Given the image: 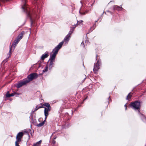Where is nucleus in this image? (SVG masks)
Returning a JSON list of instances; mask_svg holds the SVG:
<instances>
[{
  "label": "nucleus",
  "mask_w": 146,
  "mask_h": 146,
  "mask_svg": "<svg viewBox=\"0 0 146 146\" xmlns=\"http://www.w3.org/2000/svg\"><path fill=\"white\" fill-rule=\"evenodd\" d=\"M122 9V7H120L117 5H115L113 7L114 10H116L117 11H121Z\"/></svg>",
  "instance_id": "f8f14e48"
},
{
  "label": "nucleus",
  "mask_w": 146,
  "mask_h": 146,
  "mask_svg": "<svg viewBox=\"0 0 146 146\" xmlns=\"http://www.w3.org/2000/svg\"><path fill=\"white\" fill-rule=\"evenodd\" d=\"M29 83L27 79L25 80L20 82H19L17 84V87L18 88H19L25 85L26 84Z\"/></svg>",
  "instance_id": "423d86ee"
},
{
  "label": "nucleus",
  "mask_w": 146,
  "mask_h": 146,
  "mask_svg": "<svg viewBox=\"0 0 146 146\" xmlns=\"http://www.w3.org/2000/svg\"><path fill=\"white\" fill-rule=\"evenodd\" d=\"M19 94L18 93L16 92H14L11 94H9V92H8L6 93V96L7 97H9L11 96H13L15 95H18Z\"/></svg>",
  "instance_id": "1a4fd4ad"
},
{
  "label": "nucleus",
  "mask_w": 146,
  "mask_h": 146,
  "mask_svg": "<svg viewBox=\"0 0 146 146\" xmlns=\"http://www.w3.org/2000/svg\"><path fill=\"white\" fill-rule=\"evenodd\" d=\"M64 43V41L60 42L59 44L52 51V54L51 53L50 58L47 62V65L49 67V69H51L52 67L53 63L54 62L56 54L59 49L61 48Z\"/></svg>",
  "instance_id": "f257e3e1"
},
{
  "label": "nucleus",
  "mask_w": 146,
  "mask_h": 146,
  "mask_svg": "<svg viewBox=\"0 0 146 146\" xmlns=\"http://www.w3.org/2000/svg\"><path fill=\"white\" fill-rule=\"evenodd\" d=\"M40 105L46 107V108L44 107V114L45 119H46L47 116L49 115L48 112L50 111L51 108L49 104L48 103H42L40 104Z\"/></svg>",
  "instance_id": "f03ea898"
},
{
  "label": "nucleus",
  "mask_w": 146,
  "mask_h": 146,
  "mask_svg": "<svg viewBox=\"0 0 146 146\" xmlns=\"http://www.w3.org/2000/svg\"><path fill=\"white\" fill-rule=\"evenodd\" d=\"M40 106H36V108H38V109L40 108H44V107H43V106H42V105H40Z\"/></svg>",
  "instance_id": "aec40b11"
},
{
  "label": "nucleus",
  "mask_w": 146,
  "mask_h": 146,
  "mask_svg": "<svg viewBox=\"0 0 146 146\" xmlns=\"http://www.w3.org/2000/svg\"><path fill=\"white\" fill-rule=\"evenodd\" d=\"M23 1L24 2V4L22 7V8L25 11H26L28 12V7H27V5L25 3L26 0H23Z\"/></svg>",
  "instance_id": "9d476101"
},
{
  "label": "nucleus",
  "mask_w": 146,
  "mask_h": 146,
  "mask_svg": "<svg viewBox=\"0 0 146 146\" xmlns=\"http://www.w3.org/2000/svg\"><path fill=\"white\" fill-rule=\"evenodd\" d=\"M23 135L24 134L22 132H20L17 135V141L18 142H20L21 141V139Z\"/></svg>",
  "instance_id": "6e6552de"
},
{
  "label": "nucleus",
  "mask_w": 146,
  "mask_h": 146,
  "mask_svg": "<svg viewBox=\"0 0 146 146\" xmlns=\"http://www.w3.org/2000/svg\"><path fill=\"white\" fill-rule=\"evenodd\" d=\"M20 39H19L17 37V38L14 40V44H13L11 47L10 48V50L9 52V56H8V57L9 58L10 57H11V48H12L13 46L14 47H15V46L17 44V43H18V42H19V41L20 40Z\"/></svg>",
  "instance_id": "39448f33"
},
{
  "label": "nucleus",
  "mask_w": 146,
  "mask_h": 146,
  "mask_svg": "<svg viewBox=\"0 0 146 146\" xmlns=\"http://www.w3.org/2000/svg\"><path fill=\"white\" fill-rule=\"evenodd\" d=\"M38 108H36H36H35V109L34 110V111H36V110H38Z\"/></svg>",
  "instance_id": "b1692460"
},
{
  "label": "nucleus",
  "mask_w": 146,
  "mask_h": 146,
  "mask_svg": "<svg viewBox=\"0 0 146 146\" xmlns=\"http://www.w3.org/2000/svg\"><path fill=\"white\" fill-rule=\"evenodd\" d=\"M42 142V141L41 140L40 141H39L33 144V146H39L41 144Z\"/></svg>",
  "instance_id": "f3484780"
},
{
  "label": "nucleus",
  "mask_w": 146,
  "mask_h": 146,
  "mask_svg": "<svg viewBox=\"0 0 146 146\" xmlns=\"http://www.w3.org/2000/svg\"><path fill=\"white\" fill-rule=\"evenodd\" d=\"M25 34V32L24 31H23L21 32V33L19 34L18 36H17V38L21 40V39L23 37V36Z\"/></svg>",
  "instance_id": "4468645a"
},
{
  "label": "nucleus",
  "mask_w": 146,
  "mask_h": 146,
  "mask_svg": "<svg viewBox=\"0 0 146 146\" xmlns=\"http://www.w3.org/2000/svg\"><path fill=\"white\" fill-rule=\"evenodd\" d=\"M48 56V53H46L44 54H43L42 55L41 57V59L42 60H43L45 58H47Z\"/></svg>",
  "instance_id": "9b49d317"
},
{
  "label": "nucleus",
  "mask_w": 146,
  "mask_h": 146,
  "mask_svg": "<svg viewBox=\"0 0 146 146\" xmlns=\"http://www.w3.org/2000/svg\"><path fill=\"white\" fill-rule=\"evenodd\" d=\"M53 141L54 142V143H55V141Z\"/></svg>",
  "instance_id": "bb28decb"
},
{
  "label": "nucleus",
  "mask_w": 146,
  "mask_h": 146,
  "mask_svg": "<svg viewBox=\"0 0 146 146\" xmlns=\"http://www.w3.org/2000/svg\"><path fill=\"white\" fill-rule=\"evenodd\" d=\"M131 106L135 110H137L139 112V110L140 108V102H139L136 101L134 102H132L130 104Z\"/></svg>",
  "instance_id": "7ed1b4c3"
},
{
  "label": "nucleus",
  "mask_w": 146,
  "mask_h": 146,
  "mask_svg": "<svg viewBox=\"0 0 146 146\" xmlns=\"http://www.w3.org/2000/svg\"><path fill=\"white\" fill-rule=\"evenodd\" d=\"M82 22H83V21H82V20H80L79 21H78V23H82Z\"/></svg>",
  "instance_id": "5701e85b"
},
{
  "label": "nucleus",
  "mask_w": 146,
  "mask_h": 146,
  "mask_svg": "<svg viewBox=\"0 0 146 146\" xmlns=\"http://www.w3.org/2000/svg\"><path fill=\"white\" fill-rule=\"evenodd\" d=\"M46 119L45 118V119L44 121H43L41 123H40L38 124H37L36 126L38 127H40L42 126L44 124V123L46 120Z\"/></svg>",
  "instance_id": "dca6fc26"
},
{
  "label": "nucleus",
  "mask_w": 146,
  "mask_h": 146,
  "mask_svg": "<svg viewBox=\"0 0 146 146\" xmlns=\"http://www.w3.org/2000/svg\"><path fill=\"white\" fill-rule=\"evenodd\" d=\"M28 16L30 17L31 19L33 17H35L36 16V15L35 13L33 14L29 12H28Z\"/></svg>",
  "instance_id": "2eb2a0df"
},
{
  "label": "nucleus",
  "mask_w": 146,
  "mask_h": 146,
  "mask_svg": "<svg viewBox=\"0 0 146 146\" xmlns=\"http://www.w3.org/2000/svg\"><path fill=\"white\" fill-rule=\"evenodd\" d=\"M107 12L110 13L111 14H112V13L111 12H110V11H107Z\"/></svg>",
  "instance_id": "393cba45"
},
{
  "label": "nucleus",
  "mask_w": 146,
  "mask_h": 146,
  "mask_svg": "<svg viewBox=\"0 0 146 146\" xmlns=\"http://www.w3.org/2000/svg\"><path fill=\"white\" fill-rule=\"evenodd\" d=\"M70 34H68L64 38V41L68 42L69 40L70 37Z\"/></svg>",
  "instance_id": "ddd939ff"
},
{
  "label": "nucleus",
  "mask_w": 146,
  "mask_h": 146,
  "mask_svg": "<svg viewBox=\"0 0 146 146\" xmlns=\"http://www.w3.org/2000/svg\"><path fill=\"white\" fill-rule=\"evenodd\" d=\"M125 110H126L127 109V106L126 105H125Z\"/></svg>",
  "instance_id": "a878e982"
},
{
  "label": "nucleus",
  "mask_w": 146,
  "mask_h": 146,
  "mask_svg": "<svg viewBox=\"0 0 146 146\" xmlns=\"http://www.w3.org/2000/svg\"><path fill=\"white\" fill-rule=\"evenodd\" d=\"M131 93H130L127 96V99L129 100L131 98Z\"/></svg>",
  "instance_id": "a211bd4d"
},
{
  "label": "nucleus",
  "mask_w": 146,
  "mask_h": 146,
  "mask_svg": "<svg viewBox=\"0 0 146 146\" xmlns=\"http://www.w3.org/2000/svg\"><path fill=\"white\" fill-rule=\"evenodd\" d=\"M49 67L47 65H46V66L45 67V69L43 70V72H46L48 70V68Z\"/></svg>",
  "instance_id": "6ab92c4d"
},
{
  "label": "nucleus",
  "mask_w": 146,
  "mask_h": 146,
  "mask_svg": "<svg viewBox=\"0 0 146 146\" xmlns=\"http://www.w3.org/2000/svg\"><path fill=\"white\" fill-rule=\"evenodd\" d=\"M80 14H81V15H84L85 13L84 12L83 13H82L81 12V11H80Z\"/></svg>",
  "instance_id": "4be33fe9"
},
{
  "label": "nucleus",
  "mask_w": 146,
  "mask_h": 146,
  "mask_svg": "<svg viewBox=\"0 0 146 146\" xmlns=\"http://www.w3.org/2000/svg\"><path fill=\"white\" fill-rule=\"evenodd\" d=\"M18 142H19L17 141L15 142V146H19Z\"/></svg>",
  "instance_id": "412c9836"
},
{
  "label": "nucleus",
  "mask_w": 146,
  "mask_h": 146,
  "mask_svg": "<svg viewBox=\"0 0 146 146\" xmlns=\"http://www.w3.org/2000/svg\"><path fill=\"white\" fill-rule=\"evenodd\" d=\"M38 76V75L35 73L30 74L28 76V79H27L28 81V82L32 81L33 79L36 78Z\"/></svg>",
  "instance_id": "20e7f679"
},
{
  "label": "nucleus",
  "mask_w": 146,
  "mask_h": 146,
  "mask_svg": "<svg viewBox=\"0 0 146 146\" xmlns=\"http://www.w3.org/2000/svg\"><path fill=\"white\" fill-rule=\"evenodd\" d=\"M99 64L98 61L94 65V67L93 69V71L95 73H96L100 68Z\"/></svg>",
  "instance_id": "0eeeda50"
}]
</instances>
